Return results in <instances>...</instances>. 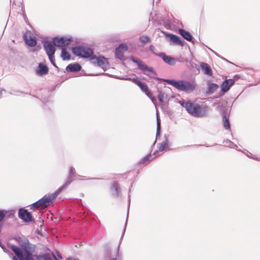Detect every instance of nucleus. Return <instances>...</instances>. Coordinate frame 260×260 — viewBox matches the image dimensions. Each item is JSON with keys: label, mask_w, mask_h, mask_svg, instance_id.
I'll use <instances>...</instances> for the list:
<instances>
[{"label": "nucleus", "mask_w": 260, "mask_h": 260, "mask_svg": "<svg viewBox=\"0 0 260 260\" xmlns=\"http://www.w3.org/2000/svg\"><path fill=\"white\" fill-rule=\"evenodd\" d=\"M165 82L173 85L179 91L185 93H191L194 91L197 87L195 81H187L184 80H175L170 79H164Z\"/></svg>", "instance_id": "f257e3e1"}, {"label": "nucleus", "mask_w": 260, "mask_h": 260, "mask_svg": "<svg viewBox=\"0 0 260 260\" xmlns=\"http://www.w3.org/2000/svg\"><path fill=\"white\" fill-rule=\"evenodd\" d=\"M181 105L185 108L188 113L194 117H201L207 114V108L198 104L189 101L185 103H182Z\"/></svg>", "instance_id": "f03ea898"}, {"label": "nucleus", "mask_w": 260, "mask_h": 260, "mask_svg": "<svg viewBox=\"0 0 260 260\" xmlns=\"http://www.w3.org/2000/svg\"><path fill=\"white\" fill-rule=\"evenodd\" d=\"M73 53L76 56L84 58L91 57L93 51L91 48L83 46H77L73 47Z\"/></svg>", "instance_id": "7ed1b4c3"}, {"label": "nucleus", "mask_w": 260, "mask_h": 260, "mask_svg": "<svg viewBox=\"0 0 260 260\" xmlns=\"http://www.w3.org/2000/svg\"><path fill=\"white\" fill-rule=\"evenodd\" d=\"M60 192H57V190L53 193L49 195H45L41 199L38 200L39 205L41 206V209H44L51 204H52L55 200L56 196Z\"/></svg>", "instance_id": "20e7f679"}, {"label": "nucleus", "mask_w": 260, "mask_h": 260, "mask_svg": "<svg viewBox=\"0 0 260 260\" xmlns=\"http://www.w3.org/2000/svg\"><path fill=\"white\" fill-rule=\"evenodd\" d=\"M131 60L137 63L138 67L140 70H141L143 71L149 72L153 76L156 75V73L153 70V68L151 67H149L145 63L143 62L140 59H136L134 57H131Z\"/></svg>", "instance_id": "39448f33"}, {"label": "nucleus", "mask_w": 260, "mask_h": 260, "mask_svg": "<svg viewBox=\"0 0 260 260\" xmlns=\"http://www.w3.org/2000/svg\"><path fill=\"white\" fill-rule=\"evenodd\" d=\"M90 60L93 64H96L103 69L106 68L108 65L107 58L102 56H92L90 58Z\"/></svg>", "instance_id": "423d86ee"}, {"label": "nucleus", "mask_w": 260, "mask_h": 260, "mask_svg": "<svg viewBox=\"0 0 260 260\" xmlns=\"http://www.w3.org/2000/svg\"><path fill=\"white\" fill-rule=\"evenodd\" d=\"M72 41V38L55 37L52 39L53 45L56 47H64L69 45Z\"/></svg>", "instance_id": "0eeeda50"}, {"label": "nucleus", "mask_w": 260, "mask_h": 260, "mask_svg": "<svg viewBox=\"0 0 260 260\" xmlns=\"http://www.w3.org/2000/svg\"><path fill=\"white\" fill-rule=\"evenodd\" d=\"M69 170L68 180L57 189V192H61L62 190L66 188L73 181V177L75 175V168L73 166H70Z\"/></svg>", "instance_id": "6e6552de"}, {"label": "nucleus", "mask_w": 260, "mask_h": 260, "mask_svg": "<svg viewBox=\"0 0 260 260\" xmlns=\"http://www.w3.org/2000/svg\"><path fill=\"white\" fill-rule=\"evenodd\" d=\"M122 79L131 81L133 83L136 84L141 89V90L144 92L147 96H150V92L148 90V86L147 84L145 83H142L140 81L138 80L136 78H124Z\"/></svg>", "instance_id": "1a4fd4ad"}, {"label": "nucleus", "mask_w": 260, "mask_h": 260, "mask_svg": "<svg viewBox=\"0 0 260 260\" xmlns=\"http://www.w3.org/2000/svg\"><path fill=\"white\" fill-rule=\"evenodd\" d=\"M30 31H26L23 35V38L25 43L29 47H35L37 44V40L35 37L31 36Z\"/></svg>", "instance_id": "9d476101"}, {"label": "nucleus", "mask_w": 260, "mask_h": 260, "mask_svg": "<svg viewBox=\"0 0 260 260\" xmlns=\"http://www.w3.org/2000/svg\"><path fill=\"white\" fill-rule=\"evenodd\" d=\"M18 217L24 221L29 222L32 221V218L31 214L24 208H20L18 211Z\"/></svg>", "instance_id": "9b49d317"}, {"label": "nucleus", "mask_w": 260, "mask_h": 260, "mask_svg": "<svg viewBox=\"0 0 260 260\" xmlns=\"http://www.w3.org/2000/svg\"><path fill=\"white\" fill-rule=\"evenodd\" d=\"M36 246L31 243L23 249L25 252V260H35L32 257V254L35 251Z\"/></svg>", "instance_id": "f8f14e48"}, {"label": "nucleus", "mask_w": 260, "mask_h": 260, "mask_svg": "<svg viewBox=\"0 0 260 260\" xmlns=\"http://www.w3.org/2000/svg\"><path fill=\"white\" fill-rule=\"evenodd\" d=\"M43 45L48 56H53L55 52V49L52 43L48 41H43Z\"/></svg>", "instance_id": "ddd939ff"}, {"label": "nucleus", "mask_w": 260, "mask_h": 260, "mask_svg": "<svg viewBox=\"0 0 260 260\" xmlns=\"http://www.w3.org/2000/svg\"><path fill=\"white\" fill-rule=\"evenodd\" d=\"M167 36L169 37V40L171 42L181 46H184L185 43L184 41L181 40L178 36L171 34H168Z\"/></svg>", "instance_id": "4468645a"}, {"label": "nucleus", "mask_w": 260, "mask_h": 260, "mask_svg": "<svg viewBox=\"0 0 260 260\" xmlns=\"http://www.w3.org/2000/svg\"><path fill=\"white\" fill-rule=\"evenodd\" d=\"M127 47L124 44H120L115 50V56L120 60L124 58V55L122 50H127Z\"/></svg>", "instance_id": "2eb2a0df"}, {"label": "nucleus", "mask_w": 260, "mask_h": 260, "mask_svg": "<svg viewBox=\"0 0 260 260\" xmlns=\"http://www.w3.org/2000/svg\"><path fill=\"white\" fill-rule=\"evenodd\" d=\"M235 83V81L233 79H228L224 81L221 85V91L225 93L228 91L230 87L232 86Z\"/></svg>", "instance_id": "dca6fc26"}, {"label": "nucleus", "mask_w": 260, "mask_h": 260, "mask_svg": "<svg viewBox=\"0 0 260 260\" xmlns=\"http://www.w3.org/2000/svg\"><path fill=\"white\" fill-rule=\"evenodd\" d=\"M169 148V141L168 137L167 135L164 136V140L162 142L159 144L158 151H166Z\"/></svg>", "instance_id": "f3484780"}, {"label": "nucleus", "mask_w": 260, "mask_h": 260, "mask_svg": "<svg viewBox=\"0 0 260 260\" xmlns=\"http://www.w3.org/2000/svg\"><path fill=\"white\" fill-rule=\"evenodd\" d=\"M11 248L19 260H25V256L23 255L21 249L19 247L12 245Z\"/></svg>", "instance_id": "a211bd4d"}, {"label": "nucleus", "mask_w": 260, "mask_h": 260, "mask_svg": "<svg viewBox=\"0 0 260 260\" xmlns=\"http://www.w3.org/2000/svg\"><path fill=\"white\" fill-rule=\"evenodd\" d=\"M48 72V67L42 63H40L39 64L38 69L36 71V73L37 75L40 76H43L47 74Z\"/></svg>", "instance_id": "6ab92c4d"}, {"label": "nucleus", "mask_w": 260, "mask_h": 260, "mask_svg": "<svg viewBox=\"0 0 260 260\" xmlns=\"http://www.w3.org/2000/svg\"><path fill=\"white\" fill-rule=\"evenodd\" d=\"M178 31L179 34L185 40L189 42H191L192 43H193V37L192 35L190 34V33L187 31H186L185 30L179 28L178 29Z\"/></svg>", "instance_id": "aec40b11"}, {"label": "nucleus", "mask_w": 260, "mask_h": 260, "mask_svg": "<svg viewBox=\"0 0 260 260\" xmlns=\"http://www.w3.org/2000/svg\"><path fill=\"white\" fill-rule=\"evenodd\" d=\"M159 57H161L162 60L166 63L171 66H174L176 63V60L174 57L167 56L165 53H161Z\"/></svg>", "instance_id": "412c9836"}, {"label": "nucleus", "mask_w": 260, "mask_h": 260, "mask_svg": "<svg viewBox=\"0 0 260 260\" xmlns=\"http://www.w3.org/2000/svg\"><path fill=\"white\" fill-rule=\"evenodd\" d=\"M201 68L204 74L209 76H212V71L211 67L207 63L202 62L201 64Z\"/></svg>", "instance_id": "4be33fe9"}, {"label": "nucleus", "mask_w": 260, "mask_h": 260, "mask_svg": "<svg viewBox=\"0 0 260 260\" xmlns=\"http://www.w3.org/2000/svg\"><path fill=\"white\" fill-rule=\"evenodd\" d=\"M81 67L79 63L70 64L66 67L68 72H75L81 70Z\"/></svg>", "instance_id": "5701e85b"}, {"label": "nucleus", "mask_w": 260, "mask_h": 260, "mask_svg": "<svg viewBox=\"0 0 260 260\" xmlns=\"http://www.w3.org/2000/svg\"><path fill=\"white\" fill-rule=\"evenodd\" d=\"M207 86L208 90L207 92L209 94L214 93L219 87L217 84L212 83L210 81H208Z\"/></svg>", "instance_id": "b1692460"}, {"label": "nucleus", "mask_w": 260, "mask_h": 260, "mask_svg": "<svg viewBox=\"0 0 260 260\" xmlns=\"http://www.w3.org/2000/svg\"><path fill=\"white\" fill-rule=\"evenodd\" d=\"M38 260H57L56 256L52 254V256L48 257L47 256L39 255L37 256Z\"/></svg>", "instance_id": "393cba45"}, {"label": "nucleus", "mask_w": 260, "mask_h": 260, "mask_svg": "<svg viewBox=\"0 0 260 260\" xmlns=\"http://www.w3.org/2000/svg\"><path fill=\"white\" fill-rule=\"evenodd\" d=\"M61 57L63 60H69L70 59V54L64 48L61 49Z\"/></svg>", "instance_id": "a878e982"}, {"label": "nucleus", "mask_w": 260, "mask_h": 260, "mask_svg": "<svg viewBox=\"0 0 260 260\" xmlns=\"http://www.w3.org/2000/svg\"><path fill=\"white\" fill-rule=\"evenodd\" d=\"M111 189L113 190V195L115 197L118 196V184L115 182L112 186Z\"/></svg>", "instance_id": "bb28decb"}, {"label": "nucleus", "mask_w": 260, "mask_h": 260, "mask_svg": "<svg viewBox=\"0 0 260 260\" xmlns=\"http://www.w3.org/2000/svg\"><path fill=\"white\" fill-rule=\"evenodd\" d=\"M223 119V126L225 128V129H230V124L228 118L226 116H223L222 117Z\"/></svg>", "instance_id": "cd10ccee"}, {"label": "nucleus", "mask_w": 260, "mask_h": 260, "mask_svg": "<svg viewBox=\"0 0 260 260\" xmlns=\"http://www.w3.org/2000/svg\"><path fill=\"white\" fill-rule=\"evenodd\" d=\"M168 98L167 94L165 92L159 91L158 95V99L160 102H163Z\"/></svg>", "instance_id": "c85d7f7f"}, {"label": "nucleus", "mask_w": 260, "mask_h": 260, "mask_svg": "<svg viewBox=\"0 0 260 260\" xmlns=\"http://www.w3.org/2000/svg\"><path fill=\"white\" fill-rule=\"evenodd\" d=\"M160 132V120L159 118L158 115L157 114V129H156V139H157L158 137L159 136Z\"/></svg>", "instance_id": "c756f323"}, {"label": "nucleus", "mask_w": 260, "mask_h": 260, "mask_svg": "<svg viewBox=\"0 0 260 260\" xmlns=\"http://www.w3.org/2000/svg\"><path fill=\"white\" fill-rule=\"evenodd\" d=\"M18 242L22 248L29 241L27 239L25 238H20Z\"/></svg>", "instance_id": "7c9ffc66"}, {"label": "nucleus", "mask_w": 260, "mask_h": 260, "mask_svg": "<svg viewBox=\"0 0 260 260\" xmlns=\"http://www.w3.org/2000/svg\"><path fill=\"white\" fill-rule=\"evenodd\" d=\"M140 40L142 43L145 44L150 41V38L147 36H141L140 37Z\"/></svg>", "instance_id": "2f4dec72"}, {"label": "nucleus", "mask_w": 260, "mask_h": 260, "mask_svg": "<svg viewBox=\"0 0 260 260\" xmlns=\"http://www.w3.org/2000/svg\"><path fill=\"white\" fill-rule=\"evenodd\" d=\"M39 201H37L34 203H32L30 207L31 210H35L38 208H41V206L39 205Z\"/></svg>", "instance_id": "473e14b6"}, {"label": "nucleus", "mask_w": 260, "mask_h": 260, "mask_svg": "<svg viewBox=\"0 0 260 260\" xmlns=\"http://www.w3.org/2000/svg\"><path fill=\"white\" fill-rule=\"evenodd\" d=\"M151 157V155H147L145 157H144L143 159L141 161L142 163H145L147 161H150L151 160L150 157Z\"/></svg>", "instance_id": "72a5a7b5"}, {"label": "nucleus", "mask_w": 260, "mask_h": 260, "mask_svg": "<svg viewBox=\"0 0 260 260\" xmlns=\"http://www.w3.org/2000/svg\"><path fill=\"white\" fill-rule=\"evenodd\" d=\"M224 143L227 144L229 146L235 148L237 147V146L236 144H234L232 141L230 140H226L224 141Z\"/></svg>", "instance_id": "f704fd0d"}, {"label": "nucleus", "mask_w": 260, "mask_h": 260, "mask_svg": "<svg viewBox=\"0 0 260 260\" xmlns=\"http://www.w3.org/2000/svg\"><path fill=\"white\" fill-rule=\"evenodd\" d=\"M154 15L153 13H151L149 16V21H152L153 22L155 21V19L154 18Z\"/></svg>", "instance_id": "c9c22d12"}, {"label": "nucleus", "mask_w": 260, "mask_h": 260, "mask_svg": "<svg viewBox=\"0 0 260 260\" xmlns=\"http://www.w3.org/2000/svg\"><path fill=\"white\" fill-rule=\"evenodd\" d=\"M50 62L52 63V64L54 66V67H56V66L55 65V62H54V55L53 56H51L50 57H48Z\"/></svg>", "instance_id": "e433bc0d"}, {"label": "nucleus", "mask_w": 260, "mask_h": 260, "mask_svg": "<svg viewBox=\"0 0 260 260\" xmlns=\"http://www.w3.org/2000/svg\"><path fill=\"white\" fill-rule=\"evenodd\" d=\"M150 96H148L151 100V101L152 102V103L154 104V105H156V100L154 99V98L152 97L151 96V94L150 93Z\"/></svg>", "instance_id": "4c0bfd02"}, {"label": "nucleus", "mask_w": 260, "mask_h": 260, "mask_svg": "<svg viewBox=\"0 0 260 260\" xmlns=\"http://www.w3.org/2000/svg\"><path fill=\"white\" fill-rule=\"evenodd\" d=\"M129 205H130V199L128 200V209H127V217H126V219L125 225L126 224L127 221L128 212H129Z\"/></svg>", "instance_id": "58836bf2"}, {"label": "nucleus", "mask_w": 260, "mask_h": 260, "mask_svg": "<svg viewBox=\"0 0 260 260\" xmlns=\"http://www.w3.org/2000/svg\"><path fill=\"white\" fill-rule=\"evenodd\" d=\"M248 156L249 157L252 158H253V159H255V160H257L260 161V158H258L257 157L252 156L251 154H250V155H248Z\"/></svg>", "instance_id": "ea45409f"}, {"label": "nucleus", "mask_w": 260, "mask_h": 260, "mask_svg": "<svg viewBox=\"0 0 260 260\" xmlns=\"http://www.w3.org/2000/svg\"><path fill=\"white\" fill-rule=\"evenodd\" d=\"M149 49L150 51H151L152 52H154V51L155 50L154 47L153 45H150L149 47Z\"/></svg>", "instance_id": "a19ab883"}, {"label": "nucleus", "mask_w": 260, "mask_h": 260, "mask_svg": "<svg viewBox=\"0 0 260 260\" xmlns=\"http://www.w3.org/2000/svg\"><path fill=\"white\" fill-rule=\"evenodd\" d=\"M153 54H155L157 56H159V55L161 53H158L157 52V51H156L155 50L154 51V52H152Z\"/></svg>", "instance_id": "79ce46f5"}, {"label": "nucleus", "mask_w": 260, "mask_h": 260, "mask_svg": "<svg viewBox=\"0 0 260 260\" xmlns=\"http://www.w3.org/2000/svg\"><path fill=\"white\" fill-rule=\"evenodd\" d=\"M30 244V243L29 242L28 243H27L23 247H22V249H24L26 247H27L29 245V244Z\"/></svg>", "instance_id": "37998d69"}, {"label": "nucleus", "mask_w": 260, "mask_h": 260, "mask_svg": "<svg viewBox=\"0 0 260 260\" xmlns=\"http://www.w3.org/2000/svg\"><path fill=\"white\" fill-rule=\"evenodd\" d=\"M3 92H6V90H4V89L2 90L1 91V92H0V94L2 95V94H3Z\"/></svg>", "instance_id": "c03bdc74"}, {"label": "nucleus", "mask_w": 260, "mask_h": 260, "mask_svg": "<svg viewBox=\"0 0 260 260\" xmlns=\"http://www.w3.org/2000/svg\"><path fill=\"white\" fill-rule=\"evenodd\" d=\"M68 260H77L74 258L70 257L68 258Z\"/></svg>", "instance_id": "a18cd8bd"}, {"label": "nucleus", "mask_w": 260, "mask_h": 260, "mask_svg": "<svg viewBox=\"0 0 260 260\" xmlns=\"http://www.w3.org/2000/svg\"><path fill=\"white\" fill-rule=\"evenodd\" d=\"M12 260H18V259L15 256H13L12 258Z\"/></svg>", "instance_id": "49530a36"}, {"label": "nucleus", "mask_w": 260, "mask_h": 260, "mask_svg": "<svg viewBox=\"0 0 260 260\" xmlns=\"http://www.w3.org/2000/svg\"><path fill=\"white\" fill-rule=\"evenodd\" d=\"M111 260H116V258H112Z\"/></svg>", "instance_id": "de8ad7c7"}, {"label": "nucleus", "mask_w": 260, "mask_h": 260, "mask_svg": "<svg viewBox=\"0 0 260 260\" xmlns=\"http://www.w3.org/2000/svg\"><path fill=\"white\" fill-rule=\"evenodd\" d=\"M4 251L6 252H7V251L5 249H4Z\"/></svg>", "instance_id": "09e8293b"}, {"label": "nucleus", "mask_w": 260, "mask_h": 260, "mask_svg": "<svg viewBox=\"0 0 260 260\" xmlns=\"http://www.w3.org/2000/svg\"><path fill=\"white\" fill-rule=\"evenodd\" d=\"M57 255H58V257H60V255H59V254H57Z\"/></svg>", "instance_id": "8fccbe9b"}]
</instances>
